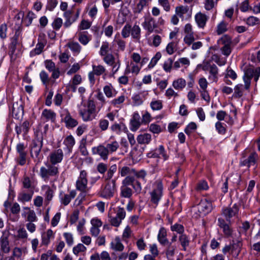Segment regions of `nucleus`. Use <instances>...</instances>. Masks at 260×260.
Wrapping results in <instances>:
<instances>
[{"label": "nucleus", "instance_id": "obj_2", "mask_svg": "<svg viewBox=\"0 0 260 260\" xmlns=\"http://www.w3.org/2000/svg\"><path fill=\"white\" fill-rule=\"evenodd\" d=\"M79 113L84 121L92 120L96 116V107L94 102L89 100L87 107L81 108Z\"/></svg>", "mask_w": 260, "mask_h": 260}, {"label": "nucleus", "instance_id": "obj_64", "mask_svg": "<svg viewBox=\"0 0 260 260\" xmlns=\"http://www.w3.org/2000/svg\"><path fill=\"white\" fill-rule=\"evenodd\" d=\"M86 250V247L83 244L80 243L73 248V252L75 255H78L79 252H84Z\"/></svg>", "mask_w": 260, "mask_h": 260}, {"label": "nucleus", "instance_id": "obj_39", "mask_svg": "<svg viewBox=\"0 0 260 260\" xmlns=\"http://www.w3.org/2000/svg\"><path fill=\"white\" fill-rule=\"evenodd\" d=\"M42 189L45 190V197L46 201L49 202L53 197V190L47 185H43Z\"/></svg>", "mask_w": 260, "mask_h": 260}, {"label": "nucleus", "instance_id": "obj_46", "mask_svg": "<svg viewBox=\"0 0 260 260\" xmlns=\"http://www.w3.org/2000/svg\"><path fill=\"white\" fill-rule=\"evenodd\" d=\"M106 146L109 153H112L114 152H115L117 150L119 147V143L117 141H114L107 143Z\"/></svg>", "mask_w": 260, "mask_h": 260}, {"label": "nucleus", "instance_id": "obj_63", "mask_svg": "<svg viewBox=\"0 0 260 260\" xmlns=\"http://www.w3.org/2000/svg\"><path fill=\"white\" fill-rule=\"evenodd\" d=\"M246 23L248 25L253 26L260 23L259 18L254 16H250L247 18Z\"/></svg>", "mask_w": 260, "mask_h": 260}, {"label": "nucleus", "instance_id": "obj_6", "mask_svg": "<svg viewBox=\"0 0 260 260\" xmlns=\"http://www.w3.org/2000/svg\"><path fill=\"white\" fill-rule=\"evenodd\" d=\"M144 29L147 31L149 35L153 32L160 34L161 32V29L157 28V24L154 18L150 15L144 17V21L142 24Z\"/></svg>", "mask_w": 260, "mask_h": 260}, {"label": "nucleus", "instance_id": "obj_1", "mask_svg": "<svg viewBox=\"0 0 260 260\" xmlns=\"http://www.w3.org/2000/svg\"><path fill=\"white\" fill-rule=\"evenodd\" d=\"M260 76V67L255 68H249L244 71L243 79L244 85L237 84L234 88V96L236 98H241L243 95L245 90H248L251 84V80L254 78L255 82H257Z\"/></svg>", "mask_w": 260, "mask_h": 260}, {"label": "nucleus", "instance_id": "obj_38", "mask_svg": "<svg viewBox=\"0 0 260 260\" xmlns=\"http://www.w3.org/2000/svg\"><path fill=\"white\" fill-rule=\"evenodd\" d=\"M23 210L27 211V216L26 220L28 222H35L37 221V217L36 215L35 211L31 210L29 207H24L23 208Z\"/></svg>", "mask_w": 260, "mask_h": 260}, {"label": "nucleus", "instance_id": "obj_54", "mask_svg": "<svg viewBox=\"0 0 260 260\" xmlns=\"http://www.w3.org/2000/svg\"><path fill=\"white\" fill-rule=\"evenodd\" d=\"M39 75L43 84L46 86H47L50 81L48 74L45 71H42L40 72Z\"/></svg>", "mask_w": 260, "mask_h": 260}, {"label": "nucleus", "instance_id": "obj_47", "mask_svg": "<svg viewBox=\"0 0 260 260\" xmlns=\"http://www.w3.org/2000/svg\"><path fill=\"white\" fill-rule=\"evenodd\" d=\"M17 43V41H16V40H13L10 45L9 54L11 56V59H15L16 58V55L15 54V52L16 51Z\"/></svg>", "mask_w": 260, "mask_h": 260}, {"label": "nucleus", "instance_id": "obj_16", "mask_svg": "<svg viewBox=\"0 0 260 260\" xmlns=\"http://www.w3.org/2000/svg\"><path fill=\"white\" fill-rule=\"evenodd\" d=\"M258 159L257 154L255 152L250 153L247 158H245V156H243L242 159H241L240 164L241 166H247L249 168L251 166L254 165Z\"/></svg>", "mask_w": 260, "mask_h": 260}, {"label": "nucleus", "instance_id": "obj_14", "mask_svg": "<svg viewBox=\"0 0 260 260\" xmlns=\"http://www.w3.org/2000/svg\"><path fill=\"white\" fill-rule=\"evenodd\" d=\"M125 211L123 208L119 207L115 217L110 216V222L112 225L118 227L125 217Z\"/></svg>", "mask_w": 260, "mask_h": 260}, {"label": "nucleus", "instance_id": "obj_3", "mask_svg": "<svg viewBox=\"0 0 260 260\" xmlns=\"http://www.w3.org/2000/svg\"><path fill=\"white\" fill-rule=\"evenodd\" d=\"M42 146V140L37 139L32 142L30 150V155L36 163V165L40 163L43 158V155L41 154Z\"/></svg>", "mask_w": 260, "mask_h": 260}, {"label": "nucleus", "instance_id": "obj_5", "mask_svg": "<svg viewBox=\"0 0 260 260\" xmlns=\"http://www.w3.org/2000/svg\"><path fill=\"white\" fill-rule=\"evenodd\" d=\"M116 189V180L112 179L107 182L104 185H102L99 194L105 199H110L114 195Z\"/></svg>", "mask_w": 260, "mask_h": 260}, {"label": "nucleus", "instance_id": "obj_60", "mask_svg": "<svg viewBox=\"0 0 260 260\" xmlns=\"http://www.w3.org/2000/svg\"><path fill=\"white\" fill-rule=\"evenodd\" d=\"M161 54L160 52H157L155 56L151 59L150 62L148 64V68L151 69L153 68L155 65L157 63V61L161 58Z\"/></svg>", "mask_w": 260, "mask_h": 260}, {"label": "nucleus", "instance_id": "obj_30", "mask_svg": "<svg viewBox=\"0 0 260 260\" xmlns=\"http://www.w3.org/2000/svg\"><path fill=\"white\" fill-rule=\"evenodd\" d=\"M34 191H28L27 192L22 191L18 196V200L22 203L27 202L31 200Z\"/></svg>", "mask_w": 260, "mask_h": 260}, {"label": "nucleus", "instance_id": "obj_7", "mask_svg": "<svg viewBox=\"0 0 260 260\" xmlns=\"http://www.w3.org/2000/svg\"><path fill=\"white\" fill-rule=\"evenodd\" d=\"M58 174L57 167L50 164L47 166V168L41 167L40 170V176L45 181H48L50 176H55Z\"/></svg>", "mask_w": 260, "mask_h": 260}, {"label": "nucleus", "instance_id": "obj_27", "mask_svg": "<svg viewBox=\"0 0 260 260\" xmlns=\"http://www.w3.org/2000/svg\"><path fill=\"white\" fill-rule=\"evenodd\" d=\"M131 127L132 131H136L141 125L140 116L138 112L134 113L133 118L131 120Z\"/></svg>", "mask_w": 260, "mask_h": 260}, {"label": "nucleus", "instance_id": "obj_49", "mask_svg": "<svg viewBox=\"0 0 260 260\" xmlns=\"http://www.w3.org/2000/svg\"><path fill=\"white\" fill-rule=\"evenodd\" d=\"M150 106L152 110H160L162 108V103L161 100H152L150 103Z\"/></svg>", "mask_w": 260, "mask_h": 260}, {"label": "nucleus", "instance_id": "obj_12", "mask_svg": "<svg viewBox=\"0 0 260 260\" xmlns=\"http://www.w3.org/2000/svg\"><path fill=\"white\" fill-rule=\"evenodd\" d=\"M87 173L85 170H82L78 179L76 181V186L77 189L84 192L87 188Z\"/></svg>", "mask_w": 260, "mask_h": 260}, {"label": "nucleus", "instance_id": "obj_37", "mask_svg": "<svg viewBox=\"0 0 260 260\" xmlns=\"http://www.w3.org/2000/svg\"><path fill=\"white\" fill-rule=\"evenodd\" d=\"M120 194L121 197L130 199L133 194V190L129 187L121 186Z\"/></svg>", "mask_w": 260, "mask_h": 260}, {"label": "nucleus", "instance_id": "obj_44", "mask_svg": "<svg viewBox=\"0 0 260 260\" xmlns=\"http://www.w3.org/2000/svg\"><path fill=\"white\" fill-rule=\"evenodd\" d=\"M134 172V169L129 168L127 166H124L119 169V174L122 177L125 176H132L133 175V172Z\"/></svg>", "mask_w": 260, "mask_h": 260}, {"label": "nucleus", "instance_id": "obj_40", "mask_svg": "<svg viewBox=\"0 0 260 260\" xmlns=\"http://www.w3.org/2000/svg\"><path fill=\"white\" fill-rule=\"evenodd\" d=\"M179 240L180 242L181 245L183 247V250L184 251H186V248L189 244V238L188 236L184 233L181 234L179 237Z\"/></svg>", "mask_w": 260, "mask_h": 260}, {"label": "nucleus", "instance_id": "obj_51", "mask_svg": "<svg viewBox=\"0 0 260 260\" xmlns=\"http://www.w3.org/2000/svg\"><path fill=\"white\" fill-rule=\"evenodd\" d=\"M131 25L127 23L123 27L121 30V36L123 38H127L129 37L131 34Z\"/></svg>", "mask_w": 260, "mask_h": 260}, {"label": "nucleus", "instance_id": "obj_33", "mask_svg": "<svg viewBox=\"0 0 260 260\" xmlns=\"http://www.w3.org/2000/svg\"><path fill=\"white\" fill-rule=\"evenodd\" d=\"M110 245L111 248L116 251H122L124 249V246L118 237L115 238L114 241L111 243Z\"/></svg>", "mask_w": 260, "mask_h": 260}, {"label": "nucleus", "instance_id": "obj_31", "mask_svg": "<svg viewBox=\"0 0 260 260\" xmlns=\"http://www.w3.org/2000/svg\"><path fill=\"white\" fill-rule=\"evenodd\" d=\"M186 85V80L182 78H178L172 83V86L176 89L179 91L182 90Z\"/></svg>", "mask_w": 260, "mask_h": 260}, {"label": "nucleus", "instance_id": "obj_28", "mask_svg": "<svg viewBox=\"0 0 260 260\" xmlns=\"http://www.w3.org/2000/svg\"><path fill=\"white\" fill-rule=\"evenodd\" d=\"M22 188L27 189L28 191H34L35 185L34 181L28 176L23 177L22 180Z\"/></svg>", "mask_w": 260, "mask_h": 260}, {"label": "nucleus", "instance_id": "obj_56", "mask_svg": "<svg viewBox=\"0 0 260 260\" xmlns=\"http://www.w3.org/2000/svg\"><path fill=\"white\" fill-rule=\"evenodd\" d=\"M79 41L83 45H87L90 40V38L88 37L84 32H80L79 34Z\"/></svg>", "mask_w": 260, "mask_h": 260}, {"label": "nucleus", "instance_id": "obj_61", "mask_svg": "<svg viewBox=\"0 0 260 260\" xmlns=\"http://www.w3.org/2000/svg\"><path fill=\"white\" fill-rule=\"evenodd\" d=\"M63 24L62 20L60 18H55L52 23V27L56 30H59Z\"/></svg>", "mask_w": 260, "mask_h": 260}, {"label": "nucleus", "instance_id": "obj_45", "mask_svg": "<svg viewBox=\"0 0 260 260\" xmlns=\"http://www.w3.org/2000/svg\"><path fill=\"white\" fill-rule=\"evenodd\" d=\"M44 47V45L42 43H38L35 49L32 50L29 53V55L30 57H34L37 55H39L42 52L43 48Z\"/></svg>", "mask_w": 260, "mask_h": 260}, {"label": "nucleus", "instance_id": "obj_8", "mask_svg": "<svg viewBox=\"0 0 260 260\" xmlns=\"http://www.w3.org/2000/svg\"><path fill=\"white\" fill-rule=\"evenodd\" d=\"M217 221L218 225L222 229L224 236L226 238L232 237L233 232L231 227L232 221L229 222L222 217H219Z\"/></svg>", "mask_w": 260, "mask_h": 260}, {"label": "nucleus", "instance_id": "obj_35", "mask_svg": "<svg viewBox=\"0 0 260 260\" xmlns=\"http://www.w3.org/2000/svg\"><path fill=\"white\" fill-rule=\"evenodd\" d=\"M42 116L45 118L46 121H54L55 119L56 114L51 110L44 109L42 113Z\"/></svg>", "mask_w": 260, "mask_h": 260}, {"label": "nucleus", "instance_id": "obj_55", "mask_svg": "<svg viewBox=\"0 0 260 260\" xmlns=\"http://www.w3.org/2000/svg\"><path fill=\"white\" fill-rule=\"evenodd\" d=\"M112 131L118 134L122 130L126 128L125 125L122 123H115L111 127Z\"/></svg>", "mask_w": 260, "mask_h": 260}, {"label": "nucleus", "instance_id": "obj_13", "mask_svg": "<svg viewBox=\"0 0 260 260\" xmlns=\"http://www.w3.org/2000/svg\"><path fill=\"white\" fill-rule=\"evenodd\" d=\"M63 156V150L58 148L51 151L48 156V158L50 164L55 166L62 161Z\"/></svg>", "mask_w": 260, "mask_h": 260}, {"label": "nucleus", "instance_id": "obj_22", "mask_svg": "<svg viewBox=\"0 0 260 260\" xmlns=\"http://www.w3.org/2000/svg\"><path fill=\"white\" fill-rule=\"evenodd\" d=\"M76 192L75 190H71L69 194L60 193L59 198L61 203L64 206L68 205L71 201L76 197Z\"/></svg>", "mask_w": 260, "mask_h": 260}, {"label": "nucleus", "instance_id": "obj_52", "mask_svg": "<svg viewBox=\"0 0 260 260\" xmlns=\"http://www.w3.org/2000/svg\"><path fill=\"white\" fill-rule=\"evenodd\" d=\"M110 50V48L109 43L107 42H104L102 43L99 53L101 56H103L109 54L108 52Z\"/></svg>", "mask_w": 260, "mask_h": 260}, {"label": "nucleus", "instance_id": "obj_59", "mask_svg": "<svg viewBox=\"0 0 260 260\" xmlns=\"http://www.w3.org/2000/svg\"><path fill=\"white\" fill-rule=\"evenodd\" d=\"M173 60L172 58L167 59L163 64V69L166 72H170L172 68Z\"/></svg>", "mask_w": 260, "mask_h": 260}, {"label": "nucleus", "instance_id": "obj_4", "mask_svg": "<svg viewBox=\"0 0 260 260\" xmlns=\"http://www.w3.org/2000/svg\"><path fill=\"white\" fill-rule=\"evenodd\" d=\"M150 201L157 206L163 194V185L160 181H156L153 185V189L150 193Z\"/></svg>", "mask_w": 260, "mask_h": 260}, {"label": "nucleus", "instance_id": "obj_18", "mask_svg": "<svg viewBox=\"0 0 260 260\" xmlns=\"http://www.w3.org/2000/svg\"><path fill=\"white\" fill-rule=\"evenodd\" d=\"M91 151L93 154L99 155L104 160H106L108 158L109 154L106 146L102 145L93 147Z\"/></svg>", "mask_w": 260, "mask_h": 260}, {"label": "nucleus", "instance_id": "obj_29", "mask_svg": "<svg viewBox=\"0 0 260 260\" xmlns=\"http://www.w3.org/2000/svg\"><path fill=\"white\" fill-rule=\"evenodd\" d=\"M208 71L209 73L208 79L212 82H217L218 79V69L217 67L214 64H212V67Z\"/></svg>", "mask_w": 260, "mask_h": 260}, {"label": "nucleus", "instance_id": "obj_17", "mask_svg": "<svg viewBox=\"0 0 260 260\" xmlns=\"http://www.w3.org/2000/svg\"><path fill=\"white\" fill-rule=\"evenodd\" d=\"M16 148L17 152L19 154L18 163L21 166H23L26 162L27 155V152L25 151L26 146L23 143H19L17 144Z\"/></svg>", "mask_w": 260, "mask_h": 260}, {"label": "nucleus", "instance_id": "obj_34", "mask_svg": "<svg viewBox=\"0 0 260 260\" xmlns=\"http://www.w3.org/2000/svg\"><path fill=\"white\" fill-rule=\"evenodd\" d=\"M137 140L139 144H148L151 140V135L148 133L139 135Z\"/></svg>", "mask_w": 260, "mask_h": 260}, {"label": "nucleus", "instance_id": "obj_19", "mask_svg": "<svg viewBox=\"0 0 260 260\" xmlns=\"http://www.w3.org/2000/svg\"><path fill=\"white\" fill-rule=\"evenodd\" d=\"M64 115V121L66 123V125L68 128H73L78 125V121L72 118L70 113L67 110L63 111V113L61 114V116Z\"/></svg>", "mask_w": 260, "mask_h": 260}, {"label": "nucleus", "instance_id": "obj_62", "mask_svg": "<svg viewBox=\"0 0 260 260\" xmlns=\"http://www.w3.org/2000/svg\"><path fill=\"white\" fill-rule=\"evenodd\" d=\"M212 60H214L218 66H224L226 62V59L225 58H220L217 55H213L212 56Z\"/></svg>", "mask_w": 260, "mask_h": 260}, {"label": "nucleus", "instance_id": "obj_15", "mask_svg": "<svg viewBox=\"0 0 260 260\" xmlns=\"http://www.w3.org/2000/svg\"><path fill=\"white\" fill-rule=\"evenodd\" d=\"M196 207L199 212L203 215L210 212L212 209L211 202L205 199L202 200Z\"/></svg>", "mask_w": 260, "mask_h": 260}, {"label": "nucleus", "instance_id": "obj_11", "mask_svg": "<svg viewBox=\"0 0 260 260\" xmlns=\"http://www.w3.org/2000/svg\"><path fill=\"white\" fill-rule=\"evenodd\" d=\"M239 211V206L237 204H234L232 207H229L223 208L222 210V215L224 218L229 222L231 218L238 216Z\"/></svg>", "mask_w": 260, "mask_h": 260}, {"label": "nucleus", "instance_id": "obj_9", "mask_svg": "<svg viewBox=\"0 0 260 260\" xmlns=\"http://www.w3.org/2000/svg\"><path fill=\"white\" fill-rule=\"evenodd\" d=\"M123 186H131L137 193H140L142 190L141 183L135 179L133 175L127 176L122 181V185Z\"/></svg>", "mask_w": 260, "mask_h": 260}, {"label": "nucleus", "instance_id": "obj_41", "mask_svg": "<svg viewBox=\"0 0 260 260\" xmlns=\"http://www.w3.org/2000/svg\"><path fill=\"white\" fill-rule=\"evenodd\" d=\"M68 46L75 55L79 54L81 50V46L77 42H70L68 44Z\"/></svg>", "mask_w": 260, "mask_h": 260}, {"label": "nucleus", "instance_id": "obj_57", "mask_svg": "<svg viewBox=\"0 0 260 260\" xmlns=\"http://www.w3.org/2000/svg\"><path fill=\"white\" fill-rule=\"evenodd\" d=\"M93 72L96 75L100 76L106 71L105 67L102 65L92 66Z\"/></svg>", "mask_w": 260, "mask_h": 260}, {"label": "nucleus", "instance_id": "obj_21", "mask_svg": "<svg viewBox=\"0 0 260 260\" xmlns=\"http://www.w3.org/2000/svg\"><path fill=\"white\" fill-rule=\"evenodd\" d=\"M30 124L29 122L25 120L20 125H16L15 130L18 136L20 135L21 133L23 134V135H26L28 132L30 128Z\"/></svg>", "mask_w": 260, "mask_h": 260}, {"label": "nucleus", "instance_id": "obj_48", "mask_svg": "<svg viewBox=\"0 0 260 260\" xmlns=\"http://www.w3.org/2000/svg\"><path fill=\"white\" fill-rule=\"evenodd\" d=\"M226 124L220 121L215 123V127L218 133L220 135H224L226 133Z\"/></svg>", "mask_w": 260, "mask_h": 260}, {"label": "nucleus", "instance_id": "obj_43", "mask_svg": "<svg viewBox=\"0 0 260 260\" xmlns=\"http://www.w3.org/2000/svg\"><path fill=\"white\" fill-rule=\"evenodd\" d=\"M37 17V15L32 11H29L23 19V21L26 26H29L32 23L34 19Z\"/></svg>", "mask_w": 260, "mask_h": 260}, {"label": "nucleus", "instance_id": "obj_20", "mask_svg": "<svg viewBox=\"0 0 260 260\" xmlns=\"http://www.w3.org/2000/svg\"><path fill=\"white\" fill-rule=\"evenodd\" d=\"M63 144L66 146L64 150L66 152V154H70L72 152L75 140L72 135H69L64 139Z\"/></svg>", "mask_w": 260, "mask_h": 260}, {"label": "nucleus", "instance_id": "obj_32", "mask_svg": "<svg viewBox=\"0 0 260 260\" xmlns=\"http://www.w3.org/2000/svg\"><path fill=\"white\" fill-rule=\"evenodd\" d=\"M166 236L167 232L166 230L164 228H161L157 235V239L159 243L163 245L169 243V241L167 239Z\"/></svg>", "mask_w": 260, "mask_h": 260}, {"label": "nucleus", "instance_id": "obj_53", "mask_svg": "<svg viewBox=\"0 0 260 260\" xmlns=\"http://www.w3.org/2000/svg\"><path fill=\"white\" fill-rule=\"evenodd\" d=\"M188 11V7L187 6H179L177 7L175 9L176 14L181 17H183L184 14H186Z\"/></svg>", "mask_w": 260, "mask_h": 260}, {"label": "nucleus", "instance_id": "obj_24", "mask_svg": "<svg viewBox=\"0 0 260 260\" xmlns=\"http://www.w3.org/2000/svg\"><path fill=\"white\" fill-rule=\"evenodd\" d=\"M1 250L4 253H8L10 251V246L8 236H2L0 238Z\"/></svg>", "mask_w": 260, "mask_h": 260}, {"label": "nucleus", "instance_id": "obj_58", "mask_svg": "<svg viewBox=\"0 0 260 260\" xmlns=\"http://www.w3.org/2000/svg\"><path fill=\"white\" fill-rule=\"evenodd\" d=\"M197 128L196 124L193 122H191L187 125L184 129V132L187 135L189 136Z\"/></svg>", "mask_w": 260, "mask_h": 260}, {"label": "nucleus", "instance_id": "obj_25", "mask_svg": "<svg viewBox=\"0 0 260 260\" xmlns=\"http://www.w3.org/2000/svg\"><path fill=\"white\" fill-rule=\"evenodd\" d=\"M53 238V231L51 229L48 230L46 232L42 234L41 245L48 246L50 242V239Z\"/></svg>", "mask_w": 260, "mask_h": 260}, {"label": "nucleus", "instance_id": "obj_10", "mask_svg": "<svg viewBox=\"0 0 260 260\" xmlns=\"http://www.w3.org/2000/svg\"><path fill=\"white\" fill-rule=\"evenodd\" d=\"M80 12V10L79 9H78L75 14L73 10H70L65 11L63 14V16L66 20L63 23V26L65 28L69 27L79 18Z\"/></svg>", "mask_w": 260, "mask_h": 260}, {"label": "nucleus", "instance_id": "obj_26", "mask_svg": "<svg viewBox=\"0 0 260 260\" xmlns=\"http://www.w3.org/2000/svg\"><path fill=\"white\" fill-rule=\"evenodd\" d=\"M154 154L155 158H162L164 160H166L169 158L165 149L162 145H159L158 148H155L154 150Z\"/></svg>", "mask_w": 260, "mask_h": 260}, {"label": "nucleus", "instance_id": "obj_42", "mask_svg": "<svg viewBox=\"0 0 260 260\" xmlns=\"http://www.w3.org/2000/svg\"><path fill=\"white\" fill-rule=\"evenodd\" d=\"M141 28L138 25L135 24L131 29V36L136 40H139L141 38Z\"/></svg>", "mask_w": 260, "mask_h": 260}, {"label": "nucleus", "instance_id": "obj_50", "mask_svg": "<svg viewBox=\"0 0 260 260\" xmlns=\"http://www.w3.org/2000/svg\"><path fill=\"white\" fill-rule=\"evenodd\" d=\"M103 60L109 66H112L117 59H116L114 55L111 53H109L104 56Z\"/></svg>", "mask_w": 260, "mask_h": 260}, {"label": "nucleus", "instance_id": "obj_23", "mask_svg": "<svg viewBox=\"0 0 260 260\" xmlns=\"http://www.w3.org/2000/svg\"><path fill=\"white\" fill-rule=\"evenodd\" d=\"M196 23L200 28H204L206 25L208 17L201 12L198 13L194 17Z\"/></svg>", "mask_w": 260, "mask_h": 260}, {"label": "nucleus", "instance_id": "obj_36", "mask_svg": "<svg viewBox=\"0 0 260 260\" xmlns=\"http://www.w3.org/2000/svg\"><path fill=\"white\" fill-rule=\"evenodd\" d=\"M103 90L107 98H110L116 95V92L111 84L105 86Z\"/></svg>", "mask_w": 260, "mask_h": 260}]
</instances>
